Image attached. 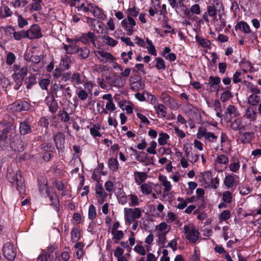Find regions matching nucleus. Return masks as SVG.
Masks as SVG:
<instances>
[{"mask_svg":"<svg viewBox=\"0 0 261 261\" xmlns=\"http://www.w3.org/2000/svg\"><path fill=\"white\" fill-rule=\"evenodd\" d=\"M12 127V125L11 123H8L6 127L3 129L2 134H0V136L6 138H11V134L12 133L13 129Z\"/></svg>","mask_w":261,"mask_h":261,"instance_id":"c85d7f7f","label":"nucleus"},{"mask_svg":"<svg viewBox=\"0 0 261 261\" xmlns=\"http://www.w3.org/2000/svg\"><path fill=\"white\" fill-rule=\"evenodd\" d=\"M182 229L185 238L190 243H196L199 237V232L196 227L192 224H188L185 225Z\"/></svg>","mask_w":261,"mask_h":261,"instance_id":"7ed1b4c3","label":"nucleus"},{"mask_svg":"<svg viewBox=\"0 0 261 261\" xmlns=\"http://www.w3.org/2000/svg\"><path fill=\"white\" fill-rule=\"evenodd\" d=\"M3 255L9 260L12 261L16 256V252L11 243H7L3 247Z\"/></svg>","mask_w":261,"mask_h":261,"instance_id":"4468645a","label":"nucleus"},{"mask_svg":"<svg viewBox=\"0 0 261 261\" xmlns=\"http://www.w3.org/2000/svg\"><path fill=\"white\" fill-rule=\"evenodd\" d=\"M50 94L57 98L67 99L72 96L69 87L65 88V86L60 83H55L51 87Z\"/></svg>","mask_w":261,"mask_h":261,"instance_id":"f03ea898","label":"nucleus"},{"mask_svg":"<svg viewBox=\"0 0 261 261\" xmlns=\"http://www.w3.org/2000/svg\"><path fill=\"white\" fill-rule=\"evenodd\" d=\"M111 233L113 236V239L116 240V243H118V241L122 239L124 236L122 230L112 231Z\"/></svg>","mask_w":261,"mask_h":261,"instance_id":"37998d69","label":"nucleus"},{"mask_svg":"<svg viewBox=\"0 0 261 261\" xmlns=\"http://www.w3.org/2000/svg\"><path fill=\"white\" fill-rule=\"evenodd\" d=\"M169 138V136L166 133H161L159 134L158 139L159 144L161 145H164L167 143V140Z\"/></svg>","mask_w":261,"mask_h":261,"instance_id":"ea45409f","label":"nucleus"},{"mask_svg":"<svg viewBox=\"0 0 261 261\" xmlns=\"http://www.w3.org/2000/svg\"><path fill=\"white\" fill-rule=\"evenodd\" d=\"M196 135L197 138L199 139L204 138L206 140L211 142H215L218 139L217 136L214 133L207 132L205 128L202 127H199Z\"/></svg>","mask_w":261,"mask_h":261,"instance_id":"6e6552de","label":"nucleus"},{"mask_svg":"<svg viewBox=\"0 0 261 261\" xmlns=\"http://www.w3.org/2000/svg\"><path fill=\"white\" fill-rule=\"evenodd\" d=\"M261 98L259 94H250L247 98V103L252 106H257L260 101Z\"/></svg>","mask_w":261,"mask_h":261,"instance_id":"bb28decb","label":"nucleus"},{"mask_svg":"<svg viewBox=\"0 0 261 261\" xmlns=\"http://www.w3.org/2000/svg\"><path fill=\"white\" fill-rule=\"evenodd\" d=\"M107 83L112 87H122L125 84V80L121 76L116 75H110L106 77Z\"/></svg>","mask_w":261,"mask_h":261,"instance_id":"1a4fd4ad","label":"nucleus"},{"mask_svg":"<svg viewBox=\"0 0 261 261\" xmlns=\"http://www.w3.org/2000/svg\"><path fill=\"white\" fill-rule=\"evenodd\" d=\"M12 77L14 80V83H15V85L14 87V89L16 90H17L22 85L23 79L19 76H18L16 74H13L12 75Z\"/></svg>","mask_w":261,"mask_h":261,"instance_id":"473e14b6","label":"nucleus"},{"mask_svg":"<svg viewBox=\"0 0 261 261\" xmlns=\"http://www.w3.org/2000/svg\"><path fill=\"white\" fill-rule=\"evenodd\" d=\"M40 255H44L48 259L50 257L53 258L55 255L54 247L51 245L49 246Z\"/></svg>","mask_w":261,"mask_h":261,"instance_id":"7c9ffc66","label":"nucleus"},{"mask_svg":"<svg viewBox=\"0 0 261 261\" xmlns=\"http://www.w3.org/2000/svg\"><path fill=\"white\" fill-rule=\"evenodd\" d=\"M207 12L209 16L212 18V22L215 26L216 29L222 31L226 25V15L224 8L219 6L216 10L211 8Z\"/></svg>","mask_w":261,"mask_h":261,"instance_id":"f257e3e1","label":"nucleus"},{"mask_svg":"<svg viewBox=\"0 0 261 261\" xmlns=\"http://www.w3.org/2000/svg\"><path fill=\"white\" fill-rule=\"evenodd\" d=\"M240 167L239 162L231 163L229 165L230 170L233 172H237L240 169Z\"/></svg>","mask_w":261,"mask_h":261,"instance_id":"774afa93","label":"nucleus"},{"mask_svg":"<svg viewBox=\"0 0 261 261\" xmlns=\"http://www.w3.org/2000/svg\"><path fill=\"white\" fill-rule=\"evenodd\" d=\"M109 168L112 171H115L118 168V162L116 159L111 158L109 160L108 163Z\"/></svg>","mask_w":261,"mask_h":261,"instance_id":"c9c22d12","label":"nucleus"},{"mask_svg":"<svg viewBox=\"0 0 261 261\" xmlns=\"http://www.w3.org/2000/svg\"><path fill=\"white\" fill-rule=\"evenodd\" d=\"M78 42L79 41L76 40L72 42L69 45H64V48L66 50V53L68 54L77 53L79 49V46L77 45Z\"/></svg>","mask_w":261,"mask_h":261,"instance_id":"5701e85b","label":"nucleus"},{"mask_svg":"<svg viewBox=\"0 0 261 261\" xmlns=\"http://www.w3.org/2000/svg\"><path fill=\"white\" fill-rule=\"evenodd\" d=\"M96 193L98 194L100 197L103 198H107L108 194L103 191V189L101 186H97L96 187Z\"/></svg>","mask_w":261,"mask_h":261,"instance_id":"338daca9","label":"nucleus"},{"mask_svg":"<svg viewBox=\"0 0 261 261\" xmlns=\"http://www.w3.org/2000/svg\"><path fill=\"white\" fill-rule=\"evenodd\" d=\"M216 162L221 164H227L229 160L227 156L224 154H220L217 156Z\"/></svg>","mask_w":261,"mask_h":261,"instance_id":"09e8293b","label":"nucleus"},{"mask_svg":"<svg viewBox=\"0 0 261 261\" xmlns=\"http://www.w3.org/2000/svg\"><path fill=\"white\" fill-rule=\"evenodd\" d=\"M30 108V104L26 101H17L9 106V109L13 112L28 111Z\"/></svg>","mask_w":261,"mask_h":261,"instance_id":"9b49d317","label":"nucleus"},{"mask_svg":"<svg viewBox=\"0 0 261 261\" xmlns=\"http://www.w3.org/2000/svg\"><path fill=\"white\" fill-rule=\"evenodd\" d=\"M95 36L94 33L88 32L87 34H83L77 41H81L84 44L88 43L90 42H94Z\"/></svg>","mask_w":261,"mask_h":261,"instance_id":"393cba45","label":"nucleus"},{"mask_svg":"<svg viewBox=\"0 0 261 261\" xmlns=\"http://www.w3.org/2000/svg\"><path fill=\"white\" fill-rule=\"evenodd\" d=\"M143 211L139 207L124 208V219L126 222L130 224L134 222L135 219L141 217Z\"/></svg>","mask_w":261,"mask_h":261,"instance_id":"423d86ee","label":"nucleus"},{"mask_svg":"<svg viewBox=\"0 0 261 261\" xmlns=\"http://www.w3.org/2000/svg\"><path fill=\"white\" fill-rule=\"evenodd\" d=\"M170 228V226H168L165 222H162L157 226V229L161 231L167 230L165 232L166 233L169 231Z\"/></svg>","mask_w":261,"mask_h":261,"instance_id":"0e129e2a","label":"nucleus"},{"mask_svg":"<svg viewBox=\"0 0 261 261\" xmlns=\"http://www.w3.org/2000/svg\"><path fill=\"white\" fill-rule=\"evenodd\" d=\"M221 82V79L218 76H210L207 85L210 87L211 91H218L219 85Z\"/></svg>","mask_w":261,"mask_h":261,"instance_id":"6ab92c4d","label":"nucleus"},{"mask_svg":"<svg viewBox=\"0 0 261 261\" xmlns=\"http://www.w3.org/2000/svg\"><path fill=\"white\" fill-rule=\"evenodd\" d=\"M130 202L129 203L130 206H136L139 204V200L138 196L134 194H130Z\"/></svg>","mask_w":261,"mask_h":261,"instance_id":"864d4df0","label":"nucleus"},{"mask_svg":"<svg viewBox=\"0 0 261 261\" xmlns=\"http://www.w3.org/2000/svg\"><path fill=\"white\" fill-rule=\"evenodd\" d=\"M156 61L155 67L159 70H164L166 68L165 63L164 60L158 57L155 58Z\"/></svg>","mask_w":261,"mask_h":261,"instance_id":"8fccbe9b","label":"nucleus"},{"mask_svg":"<svg viewBox=\"0 0 261 261\" xmlns=\"http://www.w3.org/2000/svg\"><path fill=\"white\" fill-rule=\"evenodd\" d=\"M81 237L80 232L78 228H73L71 232V238L72 242L78 241Z\"/></svg>","mask_w":261,"mask_h":261,"instance_id":"e433bc0d","label":"nucleus"},{"mask_svg":"<svg viewBox=\"0 0 261 261\" xmlns=\"http://www.w3.org/2000/svg\"><path fill=\"white\" fill-rule=\"evenodd\" d=\"M91 11L94 17L100 19H103L106 17L103 11L97 7L93 6L92 4H90Z\"/></svg>","mask_w":261,"mask_h":261,"instance_id":"a878e982","label":"nucleus"},{"mask_svg":"<svg viewBox=\"0 0 261 261\" xmlns=\"http://www.w3.org/2000/svg\"><path fill=\"white\" fill-rule=\"evenodd\" d=\"M15 14L17 16L18 26L20 28H22L25 25H28V22L21 15L18 14L17 12H15Z\"/></svg>","mask_w":261,"mask_h":261,"instance_id":"a19ab883","label":"nucleus"},{"mask_svg":"<svg viewBox=\"0 0 261 261\" xmlns=\"http://www.w3.org/2000/svg\"><path fill=\"white\" fill-rule=\"evenodd\" d=\"M196 40L199 44H200V45L202 47H203L204 48H210V47L211 42L208 40L196 36Z\"/></svg>","mask_w":261,"mask_h":261,"instance_id":"58836bf2","label":"nucleus"},{"mask_svg":"<svg viewBox=\"0 0 261 261\" xmlns=\"http://www.w3.org/2000/svg\"><path fill=\"white\" fill-rule=\"evenodd\" d=\"M219 185V179H218V177L213 178L212 176L210 180V184L208 185L211 186L214 189H216L218 188Z\"/></svg>","mask_w":261,"mask_h":261,"instance_id":"bf43d9fd","label":"nucleus"},{"mask_svg":"<svg viewBox=\"0 0 261 261\" xmlns=\"http://www.w3.org/2000/svg\"><path fill=\"white\" fill-rule=\"evenodd\" d=\"M94 54L103 63L114 59V57L111 54L102 50H96L94 51Z\"/></svg>","mask_w":261,"mask_h":261,"instance_id":"dca6fc26","label":"nucleus"},{"mask_svg":"<svg viewBox=\"0 0 261 261\" xmlns=\"http://www.w3.org/2000/svg\"><path fill=\"white\" fill-rule=\"evenodd\" d=\"M240 140L243 143H249L254 138V133L253 132H239Z\"/></svg>","mask_w":261,"mask_h":261,"instance_id":"412c9836","label":"nucleus"},{"mask_svg":"<svg viewBox=\"0 0 261 261\" xmlns=\"http://www.w3.org/2000/svg\"><path fill=\"white\" fill-rule=\"evenodd\" d=\"M102 40L105 43L111 46H115L117 43V41L107 35L102 37Z\"/></svg>","mask_w":261,"mask_h":261,"instance_id":"79ce46f5","label":"nucleus"},{"mask_svg":"<svg viewBox=\"0 0 261 261\" xmlns=\"http://www.w3.org/2000/svg\"><path fill=\"white\" fill-rule=\"evenodd\" d=\"M130 89L134 91H138L144 89L145 84L141 77L137 74L130 76L129 79Z\"/></svg>","mask_w":261,"mask_h":261,"instance_id":"0eeeda50","label":"nucleus"},{"mask_svg":"<svg viewBox=\"0 0 261 261\" xmlns=\"http://www.w3.org/2000/svg\"><path fill=\"white\" fill-rule=\"evenodd\" d=\"M134 174L137 176L138 178L141 182L144 181L147 177V173L144 172L136 171Z\"/></svg>","mask_w":261,"mask_h":261,"instance_id":"69168bd1","label":"nucleus"},{"mask_svg":"<svg viewBox=\"0 0 261 261\" xmlns=\"http://www.w3.org/2000/svg\"><path fill=\"white\" fill-rule=\"evenodd\" d=\"M86 76L83 71H75L71 75V83L74 87L84 84L86 81Z\"/></svg>","mask_w":261,"mask_h":261,"instance_id":"f8f14e48","label":"nucleus"},{"mask_svg":"<svg viewBox=\"0 0 261 261\" xmlns=\"http://www.w3.org/2000/svg\"><path fill=\"white\" fill-rule=\"evenodd\" d=\"M157 144L155 141H152L149 144V147L147 148V151L151 154H155L156 153L155 148Z\"/></svg>","mask_w":261,"mask_h":261,"instance_id":"680f3d73","label":"nucleus"},{"mask_svg":"<svg viewBox=\"0 0 261 261\" xmlns=\"http://www.w3.org/2000/svg\"><path fill=\"white\" fill-rule=\"evenodd\" d=\"M245 116L248 119H250L251 120H254L256 118V114L253 111V110L252 109L248 108L246 110Z\"/></svg>","mask_w":261,"mask_h":261,"instance_id":"c03bdc74","label":"nucleus"},{"mask_svg":"<svg viewBox=\"0 0 261 261\" xmlns=\"http://www.w3.org/2000/svg\"><path fill=\"white\" fill-rule=\"evenodd\" d=\"M19 131L20 134L23 135L30 133L32 132V128L29 119L26 118L23 121L20 123Z\"/></svg>","mask_w":261,"mask_h":261,"instance_id":"aec40b11","label":"nucleus"},{"mask_svg":"<svg viewBox=\"0 0 261 261\" xmlns=\"http://www.w3.org/2000/svg\"><path fill=\"white\" fill-rule=\"evenodd\" d=\"M251 191V188L247 185H243L239 188L240 193L242 195L248 194Z\"/></svg>","mask_w":261,"mask_h":261,"instance_id":"5fc2aeb1","label":"nucleus"},{"mask_svg":"<svg viewBox=\"0 0 261 261\" xmlns=\"http://www.w3.org/2000/svg\"><path fill=\"white\" fill-rule=\"evenodd\" d=\"M230 212L229 210H224L220 214L219 221H226L230 218Z\"/></svg>","mask_w":261,"mask_h":261,"instance_id":"603ef678","label":"nucleus"},{"mask_svg":"<svg viewBox=\"0 0 261 261\" xmlns=\"http://www.w3.org/2000/svg\"><path fill=\"white\" fill-rule=\"evenodd\" d=\"M135 20L130 16H127V19L121 21V25L124 30L127 32V34L132 35L133 33V28L136 25Z\"/></svg>","mask_w":261,"mask_h":261,"instance_id":"ddd939ff","label":"nucleus"},{"mask_svg":"<svg viewBox=\"0 0 261 261\" xmlns=\"http://www.w3.org/2000/svg\"><path fill=\"white\" fill-rule=\"evenodd\" d=\"M141 190L144 195H148L151 193L152 190V186L147 183H144L140 186Z\"/></svg>","mask_w":261,"mask_h":261,"instance_id":"f704fd0d","label":"nucleus"},{"mask_svg":"<svg viewBox=\"0 0 261 261\" xmlns=\"http://www.w3.org/2000/svg\"><path fill=\"white\" fill-rule=\"evenodd\" d=\"M232 194L229 191H225L223 193V200L225 203H229L232 200Z\"/></svg>","mask_w":261,"mask_h":261,"instance_id":"4d7b16f0","label":"nucleus"},{"mask_svg":"<svg viewBox=\"0 0 261 261\" xmlns=\"http://www.w3.org/2000/svg\"><path fill=\"white\" fill-rule=\"evenodd\" d=\"M88 93L86 90L80 89L78 92H76V94L80 100L84 101L88 98Z\"/></svg>","mask_w":261,"mask_h":261,"instance_id":"de8ad7c7","label":"nucleus"},{"mask_svg":"<svg viewBox=\"0 0 261 261\" xmlns=\"http://www.w3.org/2000/svg\"><path fill=\"white\" fill-rule=\"evenodd\" d=\"M159 117H165L166 115V108L162 104L154 107Z\"/></svg>","mask_w":261,"mask_h":261,"instance_id":"cd10ccee","label":"nucleus"},{"mask_svg":"<svg viewBox=\"0 0 261 261\" xmlns=\"http://www.w3.org/2000/svg\"><path fill=\"white\" fill-rule=\"evenodd\" d=\"M7 177L9 182L16 184V188L20 194L24 193L25 191L24 179L20 171L17 172L15 175L8 173Z\"/></svg>","mask_w":261,"mask_h":261,"instance_id":"20e7f679","label":"nucleus"},{"mask_svg":"<svg viewBox=\"0 0 261 261\" xmlns=\"http://www.w3.org/2000/svg\"><path fill=\"white\" fill-rule=\"evenodd\" d=\"M238 176L236 175L229 174L225 176L224 179V185L227 188H231L237 186L236 182V178H238Z\"/></svg>","mask_w":261,"mask_h":261,"instance_id":"4be33fe9","label":"nucleus"},{"mask_svg":"<svg viewBox=\"0 0 261 261\" xmlns=\"http://www.w3.org/2000/svg\"><path fill=\"white\" fill-rule=\"evenodd\" d=\"M212 177V174L210 172H204L201 173V179L205 184H208Z\"/></svg>","mask_w":261,"mask_h":261,"instance_id":"3c124183","label":"nucleus"},{"mask_svg":"<svg viewBox=\"0 0 261 261\" xmlns=\"http://www.w3.org/2000/svg\"><path fill=\"white\" fill-rule=\"evenodd\" d=\"M55 98V97L49 94L46 97L45 100V103L48 106L49 112L52 113H56L59 108Z\"/></svg>","mask_w":261,"mask_h":261,"instance_id":"2eb2a0df","label":"nucleus"},{"mask_svg":"<svg viewBox=\"0 0 261 261\" xmlns=\"http://www.w3.org/2000/svg\"><path fill=\"white\" fill-rule=\"evenodd\" d=\"M54 141L57 148L62 150L64 148L65 135L63 133L59 132L54 136Z\"/></svg>","mask_w":261,"mask_h":261,"instance_id":"f3484780","label":"nucleus"},{"mask_svg":"<svg viewBox=\"0 0 261 261\" xmlns=\"http://www.w3.org/2000/svg\"><path fill=\"white\" fill-rule=\"evenodd\" d=\"M159 179L162 181V185L164 187V191L169 192L172 188L171 185L169 181L167 180V178L164 176H161L159 177Z\"/></svg>","mask_w":261,"mask_h":261,"instance_id":"c756f323","label":"nucleus"},{"mask_svg":"<svg viewBox=\"0 0 261 261\" xmlns=\"http://www.w3.org/2000/svg\"><path fill=\"white\" fill-rule=\"evenodd\" d=\"M26 38L34 39L41 38L42 34L38 24H34L27 31H25Z\"/></svg>","mask_w":261,"mask_h":261,"instance_id":"9d476101","label":"nucleus"},{"mask_svg":"<svg viewBox=\"0 0 261 261\" xmlns=\"http://www.w3.org/2000/svg\"><path fill=\"white\" fill-rule=\"evenodd\" d=\"M25 84H26V88L28 89L31 88L33 85L36 84V77L34 75H30L27 77L25 81Z\"/></svg>","mask_w":261,"mask_h":261,"instance_id":"72a5a7b5","label":"nucleus"},{"mask_svg":"<svg viewBox=\"0 0 261 261\" xmlns=\"http://www.w3.org/2000/svg\"><path fill=\"white\" fill-rule=\"evenodd\" d=\"M85 88L84 90H86L89 93H92V90L94 87V84L91 81H87L86 79V82L82 84Z\"/></svg>","mask_w":261,"mask_h":261,"instance_id":"13d9d810","label":"nucleus"},{"mask_svg":"<svg viewBox=\"0 0 261 261\" xmlns=\"http://www.w3.org/2000/svg\"><path fill=\"white\" fill-rule=\"evenodd\" d=\"M246 125L243 123V120L242 118H238L233 120L230 124V128L234 130H245Z\"/></svg>","mask_w":261,"mask_h":261,"instance_id":"a211bd4d","label":"nucleus"},{"mask_svg":"<svg viewBox=\"0 0 261 261\" xmlns=\"http://www.w3.org/2000/svg\"><path fill=\"white\" fill-rule=\"evenodd\" d=\"M96 217V211L95 207L93 205H90L88 210V218L93 220Z\"/></svg>","mask_w":261,"mask_h":261,"instance_id":"49530a36","label":"nucleus"},{"mask_svg":"<svg viewBox=\"0 0 261 261\" xmlns=\"http://www.w3.org/2000/svg\"><path fill=\"white\" fill-rule=\"evenodd\" d=\"M219 6L224 8L221 0H212V4L207 7V11L208 12L209 10L211 9V8L216 10Z\"/></svg>","mask_w":261,"mask_h":261,"instance_id":"4c0bfd02","label":"nucleus"},{"mask_svg":"<svg viewBox=\"0 0 261 261\" xmlns=\"http://www.w3.org/2000/svg\"><path fill=\"white\" fill-rule=\"evenodd\" d=\"M59 116L60 117L61 120L64 122L69 121L70 118L69 114L65 111H61L59 112Z\"/></svg>","mask_w":261,"mask_h":261,"instance_id":"6e6d98bb","label":"nucleus"},{"mask_svg":"<svg viewBox=\"0 0 261 261\" xmlns=\"http://www.w3.org/2000/svg\"><path fill=\"white\" fill-rule=\"evenodd\" d=\"M9 145L12 148L14 147V149L19 151L22 150L24 148L23 143L21 140H17L16 142L12 143L10 138L0 136V150H5Z\"/></svg>","mask_w":261,"mask_h":261,"instance_id":"39448f33","label":"nucleus"},{"mask_svg":"<svg viewBox=\"0 0 261 261\" xmlns=\"http://www.w3.org/2000/svg\"><path fill=\"white\" fill-rule=\"evenodd\" d=\"M78 54V56L81 57L82 59H87L90 54V50L87 47H82L80 48L79 47V51H77Z\"/></svg>","mask_w":261,"mask_h":261,"instance_id":"2f4dec72","label":"nucleus"},{"mask_svg":"<svg viewBox=\"0 0 261 261\" xmlns=\"http://www.w3.org/2000/svg\"><path fill=\"white\" fill-rule=\"evenodd\" d=\"M25 31L22 30L19 32H15L13 36L14 38L16 40H20L22 38H26Z\"/></svg>","mask_w":261,"mask_h":261,"instance_id":"052dcab7","label":"nucleus"},{"mask_svg":"<svg viewBox=\"0 0 261 261\" xmlns=\"http://www.w3.org/2000/svg\"><path fill=\"white\" fill-rule=\"evenodd\" d=\"M238 27L239 29L245 33L248 34L250 32V29L249 25L245 22L241 21Z\"/></svg>","mask_w":261,"mask_h":261,"instance_id":"a18cd8bd","label":"nucleus"},{"mask_svg":"<svg viewBox=\"0 0 261 261\" xmlns=\"http://www.w3.org/2000/svg\"><path fill=\"white\" fill-rule=\"evenodd\" d=\"M13 67L15 71V73L14 74H16L18 76L23 79L27 74L28 69L27 66H23L21 67L19 65H14Z\"/></svg>","mask_w":261,"mask_h":261,"instance_id":"b1692460","label":"nucleus"},{"mask_svg":"<svg viewBox=\"0 0 261 261\" xmlns=\"http://www.w3.org/2000/svg\"><path fill=\"white\" fill-rule=\"evenodd\" d=\"M40 87L44 90H47V87L50 84V80L47 79H43L39 81Z\"/></svg>","mask_w":261,"mask_h":261,"instance_id":"e2e57ef3","label":"nucleus"}]
</instances>
